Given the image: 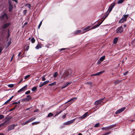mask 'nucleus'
<instances>
[{
	"label": "nucleus",
	"mask_w": 135,
	"mask_h": 135,
	"mask_svg": "<svg viewBox=\"0 0 135 135\" xmlns=\"http://www.w3.org/2000/svg\"><path fill=\"white\" fill-rule=\"evenodd\" d=\"M109 14V13H108L106 14L104 16H103V18H104V20L107 18Z\"/></svg>",
	"instance_id": "obj_34"
},
{
	"label": "nucleus",
	"mask_w": 135,
	"mask_h": 135,
	"mask_svg": "<svg viewBox=\"0 0 135 135\" xmlns=\"http://www.w3.org/2000/svg\"><path fill=\"white\" fill-rule=\"evenodd\" d=\"M31 99V97H29L23 99V100L26 101H29Z\"/></svg>",
	"instance_id": "obj_22"
},
{
	"label": "nucleus",
	"mask_w": 135,
	"mask_h": 135,
	"mask_svg": "<svg viewBox=\"0 0 135 135\" xmlns=\"http://www.w3.org/2000/svg\"><path fill=\"white\" fill-rule=\"evenodd\" d=\"M65 125H64V124H63V125L61 126L60 127V129H62L63 128H64L65 127Z\"/></svg>",
	"instance_id": "obj_42"
},
{
	"label": "nucleus",
	"mask_w": 135,
	"mask_h": 135,
	"mask_svg": "<svg viewBox=\"0 0 135 135\" xmlns=\"http://www.w3.org/2000/svg\"><path fill=\"white\" fill-rule=\"evenodd\" d=\"M88 112H86L84 114H83V115L80 117H79V119H82L86 117H87L88 115Z\"/></svg>",
	"instance_id": "obj_14"
},
{
	"label": "nucleus",
	"mask_w": 135,
	"mask_h": 135,
	"mask_svg": "<svg viewBox=\"0 0 135 135\" xmlns=\"http://www.w3.org/2000/svg\"><path fill=\"white\" fill-rule=\"evenodd\" d=\"M30 76V75H28L25 76V79H27Z\"/></svg>",
	"instance_id": "obj_39"
},
{
	"label": "nucleus",
	"mask_w": 135,
	"mask_h": 135,
	"mask_svg": "<svg viewBox=\"0 0 135 135\" xmlns=\"http://www.w3.org/2000/svg\"><path fill=\"white\" fill-rule=\"evenodd\" d=\"M10 25V23H5L3 27V28H6L8 26Z\"/></svg>",
	"instance_id": "obj_20"
},
{
	"label": "nucleus",
	"mask_w": 135,
	"mask_h": 135,
	"mask_svg": "<svg viewBox=\"0 0 135 135\" xmlns=\"http://www.w3.org/2000/svg\"><path fill=\"white\" fill-rule=\"evenodd\" d=\"M115 126V124L111 125L109 126L105 127V131H108L109 130L112 129Z\"/></svg>",
	"instance_id": "obj_11"
},
{
	"label": "nucleus",
	"mask_w": 135,
	"mask_h": 135,
	"mask_svg": "<svg viewBox=\"0 0 135 135\" xmlns=\"http://www.w3.org/2000/svg\"><path fill=\"white\" fill-rule=\"evenodd\" d=\"M15 126V124H13L12 125H10L8 127V129L7 130V132L12 130L14 129Z\"/></svg>",
	"instance_id": "obj_6"
},
{
	"label": "nucleus",
	"mask_w": 135,
	"mask_h": 135,
	"mask_svg": "<svg viewBox=\"0 0 135 135\" xmlns=\"http://www.w3.org/2000/svg\"><path fill=\"white\" fill-rule=\"evenodd\" d=\"M72 71L70 69H67L65 70L63 75V77L65 80L69 78L72 75Z\"/></svg>",
	"instance_id": "obj_1"
},
{
	"label": "nucleus",
	"mask_w": 135,
	"mask_h": 135,
	"mask_svg": "<svg viewBox=\"0 0 135 135\" xmlns=\"http://www.w3.org/2000/svg\"><path fill=\"white\" fill-rule=\"evenodd\" d=\"M104 72V71H100L99 72L97 73H96L93 74L92 75H91L92 76H98V75H100V74H102Z\"/></svg>",
	"instance_id": "obj_19"
},
{
	"label": "nucleus",
	"mask_w": 135,
	"mask_h": 135,
	"mask_svg": "<svg viewBox=\"0 0 135 135\" xmlns=\"http://www.w3.org/2000/svg\"><path fill=\"white\" fill-rule=\"evenodd\" d=\"M46 79L44 76H43L42 78V81H44Z\"/></svg>",
	"instance_id": "obj_51"
},
{
	"label": "nucleus",
	"mask_w": 135,
	"mask_h": 135,
	"mask_svg": "<svg viewBox=\"0 0 135 135\" xmlns=\"http://www.w3.org/2000/svg\"><path fill=\"white\" fill-rule=\"evenodd\" d=\"M10 101L9 100H8L6 102L4 103L3 104H7V103H8Z\"/></svg>",
	"instance_id": "obj_53"
},
{
	"label": "nucleus",
	"mask_w": 135,
	"mask_h": 135,
	"mask_svg": "<svg viewBox=\"0 0 135 135\" xmlns=\"http://www.w3.org/2000/svg\"><path fill=\"white\" fill-rule=\"evenodd\" d=\"M15 108H16V107H14L13 108H12V109H9V112H11V111H12L13 110H14L15 109Z\"/></svg>",
	"instance_id": "obj_48"
},
{
	"label": "nucleus",
	"mask_w": 135,
	"mask_h": 135,
	"mask_svg": "<svg viewBox=\"0 0 135 135\" xmlns=\"http://www.w3.org/2000/svg\"><path fill=\"white\" fill-rule=\"evenodd\" d=\"M105 98V97H104L103 98L97 100L94 103L95 105H97L98 104H104L103 100Z\"/></svg>",
	"instance_id": "obj_2"
},
{
	"label": "nucleus",
	"mask_w": 135,
	"mask_h": 135,
	"mask_svg": "<svg viewBox=\"0 0 135 135\" xmlns=\"http://www.w3.org/2000/svg\"><path fill=\"white\" fill-rule=\"evenodd\" d=\"M66 49H65V48H62V49H60L59 50L60 51H61L63 50H65Z\"/></svg>",
	"instance_id": "obj_60"
},
{
	"label": "nucleus",
	"mask_w": 135,
	"mask_h": 135,
	"mask_svg": "<svg viewBox=\"0 0 135 135\" xmlns=\"http://www.w3.org/2000/svg\"><path fill=\"white\" fill-rule=\"evenodd\" d=\"M20 100H19V101L17 102H14L13 103L12 105H13L15 104H19L20 103Z\"/></svg>",
	"instance_id": "obj_30"
},
{
	"label": "nucleus",
	"mask_w": 135,
	"mask_h": 135,
	"mask_svg": "<svg viewBox=\"0 0 135 135\" xmlns=\"http://www.w3.org/2000/svg\"><path fill=\"white\" fill-rule=\"evenodd\" d=\"M115 5V3H112L111 4L109 8L108 9V11L109 14L110 12L112 10L114 6Z\"/></svg>",
	"instance_id": "obj_9"
},
{
	"label": "nucleus",
	"mask_w": 135,
	"mask_h": 135,
	"mask_svg": "<svg viewBox=\"0 0 135 135\" xmlns=\"http://www.w3.org/2000/svg\"><path fill=\"white\" fill-rule=\"evenodd\" d=\"M9 3V11L10 12H11L12 11V10L13 8V5L11 4V3L10 2H8Z\"/></svg>",
	"instance_id": "obj_13"
},
{
	"label": "nucleus",
	"mask_w": 135,
	"mask_h": 135,
	"mask_svg": "<svg viewBox=\"0 0 135 135\" xmlns=\"http://www.w3.org/2000/svg\"><path fill=\"white\" fill-rule=\"evenodd\" d=\"M14 85L13 84H9L8 85V86L9 88H12L13 87Z\"/></svg>",
	"instance_id": "obj_40"
},
{
	"label": "nucleus",
	"mask_w": 135,
	"mask_h": 135,
	"mask_svg": "<svg viewBox=\"0 0 135 135\" xmlns=\"http://www.w3.org/2000/svg\"><path fill=\"white\" fill-rule=\"evenodd\" d=\"M128 73V71H127V72L124 73V74H123L124 75H126Z\"/></svg>",
	"instance_id": "obj_63"
},
{
	"label": "nucleus",
	"mask_w": 135,
	"mask_h": 135,
	"mask_svg": "<svg viewBox=\"0 0 135 135\" xmlns=\"http://www.w3.org/2000/svg\"><path fill=\"white\" fill-rule=\"evenodd\" d=\"M98 27H99V26L98 25H94V26H93L91 29H95V28H96Z\"/></svg>",
	"instance_id": "obj_35"
},
{
	"label": "nucleus",
	"mask_w": 135,
	"mask_h": 135,
	"mask_svg": "<svg viewBox=\"0 0 135 135\" xmlns=\"http://www.w3.org/2000/svg\"><path fill=\"white\" fill-rule=\"evenodd\" d=\"M71 83V82H67L65 84L64 86L62 88V89H63L65 88L67 86L69 85Z\"/></svg>",
	"instance_id": "obj_18"
},
{
	"label": "nucleus",
	"mask_w": 135,
	"mask_h": 135,
	"mask_svg": "<svg viewBox=\"0 0 135 135\" xmlns=\"http://www.w3.org/2000/svg\"><path fill=\"white\" fill-rule=\"evenodd\" d=\"M3 49H2V48L1 47H0V53H1L2 51V50Z\"/></svg>",
	"instance_id": "obj_61"
},
{
	"label": "nucleus",
	"mask_w": 135,
	"mask_h": 135,
	"mask_svg": "<svg viewBox=\"0 0 135 135\" xmlns=\"http://www.w3.org/2000/svg\"><path fill=\"white\" fill-rule=\"evenodd\" d=\"M40 123L39 122H35L32 123V125H35L38 124Z\"/></svg>",
	"instance_id": "obj_28"
},
{
	"label": "nucleus",
	"mask_w": 135,
	"mask_h": 135,
	"mask_svg": "<svg viewBox=\"0 0 135 135\" xmlns=\"http://www.w3.org/2000/svg\"><path fill=\"white\" fill-rule=\"evenodd\" d=\"M83 33V32H82L80 30H78L74 31L73 33L74 35H76L79 34H82Z\"/></svg>",
	"instance_id": "obj_16"
},
{
	"label": "nucleus",
	"mask_w": 135,
	"mask_h": 135,
	"mask_svg": "<svg viewBox=\"0 0 135 135\" xmlns=\"http://www.w3.org/2000/svg\"><path fill=\"white\" fill-rule=\"evenodd\" d=\"M118 40V38L117 37H115L114 38V40H113V43L114 44H116Z\"/></svg>",
	"instance_id": "obj_26"
},
{
	"label": "nucleus",
	"mask_w": 135,
	"mask_h": 135,
	"mask_svg": "<svg viewBox=\"0 0 135 135\" xmlns=\"http://www.w3.org/2000/svg\"><path fill=\"white\" fill-rule=\"evenodd\" d=\"M90 27L89 26H88L86 27H85L84 29V30H85L89 29Z\"/></svg>",
	"instance_id": "obj_50"
},
{
	"label": "nucleus",
	"mask_w": 135,
	"mask_h": 135,
	"mask_svg": "<svg viewBox=\"0 0 135 135\" xmlns=\"http://www.w3.org/2000/svg\"><path fill=\"white\" fill-rule=\"evenodd\" d=\"M13 96L11 97L9 99H8L10 101L13 98Z\"/></svg>",
	"instance_id": "obj_59"
},
{
	"label": "nucleus",
	"mask_w": 135,
	"mask_h": 135,
	"mask_svg": "<svg viewBox=\"0 0 135 135\" xmlns=\"http://www.w3.org/2000/svg\"><path fill=\"white\" fill-rule=\"evenodd\" d=\"M66 116V114H65L64 115H63L62 116V118L63 119H64L65 118Z\"/></svg>",
	"instance_id": "obj_56"
},
{
	"label": "nucleus",
	"mask_w": 135,
	"mask_h": 135,
	"mask_svg": "<svg viewBox=\"0 0 135 135\" xmlns=\"http://www.w3.org/2000/svg\"><path fill=\"white\" fill-rule=\"evenodd\" d=\"M75 119H74L73 120H71L70 121H68L67 122H65L64 123V125H70L71 123H73L75 121Z\"/></svg>",
	"instance_id": "obj_10"
},
{
	"label": "nucleus",
	"mask_w": 135,
	"mask_h": 135,
	"mask_svg": "<svg viewBox=\"0 0 135 135\" xmlns=\"http://www.w3.org/2000/svg\"><path fill=\"white\" fill-rule=\"evenodd\" d=\"M10 122V121L9 119L7 118L6 119L5 121L3 123H1L0 124V127L4 125L8 124Z\"/></svg>",
	"instance_id": "obj_5"
},
{
	"label": "nucleus",
	"mask_w": 135,
	"mask_h": 135,
	"mask_svg": "<svg viewBox=\"0 0 135 135\" xmlns=\"http://www.w3.org/2000/svg\"><path fill=\"white\" fill-rule=\"evenodd\" d=\"M5 18H6V19H8V17L6 13H4L0 17V18L2 19H3Z\"/></svg>",
	"instance_id": "obj_15"
},
{
	"label": "nucleus",
	"mask_w": 135,
	"mask_h": 135,
	"mask_svg": "<svg viewBox=\"0 0 135 135\" xmlns=\"http://www.w3.org/2000/svg\"><path fill=\"white\" fill-rule=\"evenodd\" d=\"M62 111H60L59 112H57L56 114V115H58L60 113L62 112Z\"/></svg>",
	"instance_id": "obj_58"
},
{
	"label": "nucleus",
	"mask_w": 135,
	"mask_h": 135,
	"mask_svg": "<svg viewBox=\"0 0 135 135\" xmlns=\"http://www.w3.org/2000/svg\"><path fill=\"white\" fill-rule=\"evenodd\" d=\"M30 93V90H28L27 91H26L25 93V94H29Z\"/></svg>",
	"instance_id": "obj_46"
},
{
	"label": "nucleus",
	"mask_w": 135,
	"mask_h": 135,
	"mask_svg": "<svg viewBox=\"0 0 135 135\" xmlns=\"http://www.w3.org/2000/svg\"><path fill=\"white\" fill-rule=\"evenodd\" d=\"M111 132H112L110 131L108 132H107L106 133L107 135H108L109 134H110Z\"/></svg>",
	"instance_id": "obj_52"
},
{
	"label": "nucleus",
	"mask_w": 135,
	"mask_h": 135,
	"mask_svg": "<svg viewBox=\"0 0 135 135\" xmlns=\"http://www.w3.org/2000/svg\"><path fill=\"white\" fill-rule=\"evenodd\" d=\"M100 124L99 123H97L94 126L95 127H99Z\"/></svg>",
	"instance_id": "obj_37"
},
{
	"label": "nucleus",
	"mask_w": 135,
	"mask_h": 135,
	"mask_svg": "<svg viewBox=\"0 0 135 135\" xmlns=\"http://www.w3.org/2000/svg\"><path fill=\"white\" fill-rule=\"evenodd\" d=\"M56 84V82H54L52 83L49 84V86H53L54 85H55Z\"/></svg>",
	"instance_id": "obj_29"
},
{
	"label": "nucleus",
	"mask_w": 135,
	"mask_h": 135,
	"mask_svg": "<svg viewBox=\"0 0 135 135\" xmlns=\"http://www.w3.org/2000/svg\"><path fill=\"white\" fill-rule=\"evenodd\" d=\"M53 114L51 113H49L47 116V117H50L53 115Z\"/></svg>",
	"instance_id": "obj_27"
},
{
	"label": "nucleus",
	"mask_w": 135,
	"mask_h": 135,
	"mask_svg": "<svg viewBox=\"0 0 135 135\" xmlns=\"http://www.w3.org/2000/svg\"><path fill=\"white\" fill-rule=\"evenodd\" d=\"M26 6H27L28 7V8L30 9L31 7V5H30L29 4H26Z\"/></svg>",
	"instance_id": "obj_44"
},
{
	"label": "nucleus",
	"mask_w": 135,
	"mask_h": 135,
	"mask_svg": "<svg viewBox=\"0 0 135 135\" xmlns=\"http://www.w3.org/2000/svg\"><path fill=\"white\" fill-rule=\"evenodd\" d=\"M105 56H103L101 57L99 59V60L98 61V62H99V63H100L101 62L103 61L105 59Z\"/></svg>",
	"instance_id": "obj_21"
},
{
	"label": "nucleus",
	"mask_w": 135,
	"mask_h": 135,
	"mask_svg": "<svg viewBox=\"0 0 135 135\" xmlns=\"http://www.w3.org/2000/svg\"><path fill=\"white\" fill-rule=\"evenodd\" d=\"M37 89V88L36 87H33L32 89V91H34Z\"/></svg>",
	"instance_id": "obj_38"
},
{
	"label": "nucleus",
	"mask_w": 135,
	"mask_h": 135,
	"mask_svg": "<svg viewBox=\"0 0 135 135\" xmlns=\"http://www.w3.org/2000/svg\"><path fill=\"white\" fill-rule=\"evenodd\" d=\"M58 75L57 73V72H55L53 76L55 78Z\"/></svg>",
	"instance_id": "obj_36"
},
{
	"label": "nucleus",
	"mask_w": 135,
	"mask_h": 135,
	"mask_svg": "<svg viewBox=\"0 0 135 135\" xmlns=\"http://www.w3.org/2000/svg\"><path fill=\"white\" fill-rule=\"evenodd\" d=\"M7 33H8L7 37H9V36H10V35L9 32V30H8V31Z\"/></svg>",
	"instance_id": "obj_54"
},
{
	"label": "nucleus",
	"mask_w": 135,
	"mask_h": 135,
	"mask_svg": "<svg viewBox=\"0 0 135 135\" xmlns=\"http://www.w3.org/2000/svg\"><path fill=\"white\" fill-rule=\"evenodd\" d=\"M126 108L125 107H124L118 110L115 112V114H119L122 112H123L125 109Z\"/></svg>",
	"instance_id": "obj_12"
},
{
	"label": "nucleus",
	"mask_w": 135,
	"mask_h": 135,
	"mask_svg": "<svg viewBox=\"0 0 135 135\" xmlns=\"http://www.w3.org/2000/svg\"><path fill=\"white\" fill-rule=\"evenodd\" d=\"M128 15H124V17L122 18L118 22L119 23H122L126 21Z\"/></svg>",
	"instance_id": "obj_3"
},
{
	"label": "nucleus",
	"mask_w": 135,
	"mask_h": 135,
	"mask_svg": "<svg viewBox=\"0 0 135 135\" xmlns=\"http://www.w3.org/2000/svg\"><path fill=\"white\" fill-rule=\"evenodd\" d=\"M4 117V116L3 115H0V119H2Z\"/></svg>",
	"instance_id": "obj_47"
},
{
	"label": "nucleus",
	"mask_w": 135,
	"mask_h": 135,
	"mask_svg": "<svg viewBox=\"0 0 135 135\" xmlns=\"http://www.w3.org/2000/svg\"><path fill=\"white\" fill-rule=\"evenodd\" d=\"M50 82V81L49 80H47L46 81L43 83L42 82H40V84L39 85V87H42L45 85L47 84L48 83H49Z\"/></svg>",
	"instance_id": "obj_7"
},
{
	"label": "nucleus",
	"mask_w": 135,
	"mask_h": 135,
	"mask_svg": "<svg viewBox=\"0 0 135 135\" xmlns=\"http://www.w3.org/2000/svg\"><path fill=\"white\" fill-rule=\"evenodd\" d=\"M124 0H119L118 1L117 3L119 4L122 3L124 1Z\"/></svg>",
	"instance_id": "obj_31"
},
{
	"label": "nucleus",
	"mask_w": 135,
	"mask_h": 135,
	"mask_svg": "<svg viewBox=\"0 0 135 135\" xmlns=\"http://www.w3.org/2000/svg\"><path fill=\"white\" fill-rule=\"evenodd\" d=\"M121 81V80H117L115 81L114 82V83L115 85H116L118 84H119V83Z\"/></svg>",
	"instance_id": "obj_24"
},
{
	"label": "nucleus",
	"mask_w": 135,
	"mask_h": 135,
	"mask_svg": "<svg viewBox=\"0 0 135 135\" xmlns=\"http://www.w3.org/2000/svg\"><path fill=\"white\" fill-rule=\"evenodd\" d=\"M27 10L26 9L25 10L23 11L22 13L23 14V15H25L27 13Z\"/></svg>",
	"instance_id": "obj_32"
},
{
	"label": "nucleus",
	"mask_w": 135,
	"mask_h": 135,
	"mask_svg": "<svg viewBox=\"0 0 135 135\" xmlns=\"http://www.w3.org/2000/svg\"><path fill=\"white\" fill-rule=\"evenodd\" d=\"M99 107H98V106H95V107H94V109H95V110L97 109L98 108H99Z\"/></svg>",
	"instance_id": "obj_49"
},
{
	"label": "nucleus",
	"mask_w": 135,
	"mask_h": 135,
	"mask_svg": "<svg viewBox=\"0 0 135 135\" xmlns=\"http://www.w3.org/2000/svg\"><path fill=\"white\" fill-rule=\"evenodd\" d=\"M29 122H28V120H27V121H26L25 122H23L22 123V125H24L27 124L29 123Z\"/></svg>",
	"instance_id": "obj_41"
},
{
	"label": "nucleus",
	"mask_w": 135,
	"mask_h": 135,
	"mask_svg": "<svg viewBox=\"0 0 135 135\" xmlns=\"http://www.w3.org/2000/svg\"><path fill=\"white\" fill-rule=\"evenodd\" d=\"M35 40L34 37H32L31 40V41L32 43H34L35 42Z\"/></svg>",
	"instance_id": "obj_33"
},
{
	"label": "nucleus",
	"mask_w": 135,
	"mask_h": 135,
	"mask_svg": "<svg viewBox=\"0 0 135 135\" xmlns=\"http://www.w3.org/2000/svg\"><path fill=\"white\" fill-rule=\"evenodd\" d=\"M132 134L133 135H135V129H134L132 131Z\"/></svg>",
	"instance_id": "obj_45"
},
{
	"label": "nucleus",
	"mask_w": 135,
	"mask_h": 135,
	"mask_svg": "<svg viewBox=\"0 0 135 135\" xmlns=\"http://www.w3.org/2000/svg\"><path fill=\"white\" fill-rule=\"evenodd\" d=\"M104 20V19H103V20L101 22H100L97 25L98 26H99L102 23V22H103Z\"/></svg>",
	"instance_id": "obj_55"
},
{
	"label": "nucleus",
	"mask_w": 135,
	"mask_h": 135,
	"mask_svg": "<svg viewBox=\"0 0 135 135\" xmlns=\"http://www.w3.org/2000/svg\"><path fill=\"white\" fill-rule=\"evenodd\" d=\"M41 47L42 46L41 45L38 44L35 47V49H39L41 48Z\"/></svg>",
	"instance_id": "obj_23"
},
{
	"label": "nucleus",
	"mask_w": 135,
	"mask_h": 135,
	"mask_svg": "<svg viewBox=\"0 0 135 135\" xmlns=\"http://www.w3.org/2000/svg\"><path fill=\"white\" fill-rule=\"evenodd\" d=\"M77 99V97H74L73 98L69 100L66 103H69V105H70L72 103L75 101Z\"/></svg>",
	"instance_id": "obj_4"
},
{
	"label": "nucleus",
	"mask_w": 135,
	"mask_h": 135,
	"mask_svg": "<svg viewBox=\"0 0 135 135\" xmlns=\"http://www.w3.org/2000/svg\"><path fill=\"white\" fill-rule=\"evenodd\" d=\"M42 21H41V22H40L39 25H38V29H40V26H41V25H42Z\"/></svg>",
	"instance_id": "obj_43"
},
{
	"label": "nucleus",
	"mask_w": 135,
	"mask_h": 135,
	"mask_svg": "<svg viewBox=\"0 0 135 135\" xmlns=\"http://www.w3.org/2000/svg\"><path fill=\"white\" fill-rule=\"evenodd\" d=\"M27 86V85H26L25 86L23 87L22 88H21L20 90H18V92L20 93L21 92H22V91H24L25 90Z\"/></svg>",
	"instance_id": "obj_17"
},
{
	"label": "nucleus",
	"mask_w": 135,
	"mask_h": 135,
	"mask_svg": "<svg viewBox=\"0 0 135 135\" xmlns=\"http://www.w3.org/2000/svg\"><path fill=\"white\" fill-rule=\"evenodd\" d=\"M62 111H60L59 112H57L56 114V115H58L60 113L62 112Z\"/></svg>",
	"instance_id": "obj_57"
},
{
	"label": "nucleus",
	"mask_w": 135,
	"mask_h": 135,
	"mask_svg": "<svg viewBox=\"0 0 135 135\" xmlns=\"http://www.w3.org/2000/svg\"><path fill=\"white\" fill-rule=\"evenodd\" d=\"M12 1H14L16 2V3H18V1L17 0H12Z\"/></svg>",
	"instance_id": "obj_62"
},
{
	"label": "nucleus",
	"mask_w": 135,
	"mask_h": 135,
	"mask_svg": "<svg viewBox=\"0 0 135 135\" xmlns=\"http://www.w3.org/2000/svg\"><path fill=\"white\" fill-rule=\"evenodd\" d=\"M123 31V28L122 26H121L118 27L116 30V32L117 33H121Z\"/></svg>",
	"instance_id": "obj_8"
},
{
	"label": "nucleus",
	"mask_w": 135,
	"mask_h": 135,
	"mask_svg": "<svg viewBox=\"0 0 135 135\" xmlns=\"http://www.w3.org/2000/svg\"><path fill=\"white\" fill-rule=\"evenodd\" d=\"M101 129L103 130H105V127L102 128Z\"/></svg>",
	"instance_id": "obj_64"
},
{
	"label": "nucleus",
	"mask_w": 135,
	"mask_h": 135,
	"mask_svg": "<svg viewBox=\"0 0 135 135\" xmlns=\"http://www.w3.org/2000/svg\"><path fill=\"white\" fill-rule=\"evenodd\" d=\"M36 119L35 117H33L31 119H30L29 120H28V122L29 123H30L33 120H34Z\"/></svg>",
	"instance_id": "obj_25"
}]
</instances>
